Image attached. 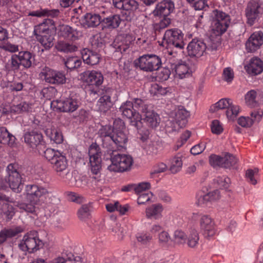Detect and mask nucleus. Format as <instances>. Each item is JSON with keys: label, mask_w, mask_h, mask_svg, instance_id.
Here are the masks:
<instances>
[{"label": "nucleus", "mask_w": 263, "mask_h": 263, "mask_svg": "<svg viewBox=\"0 0 263 263\" xmlns=\"http://www.w3.org/2000/svg\"><path fill=\"white\" fill-rule=\"evenodd\" d=\"M7 176L4 178L0 176V190H6L7 184L11 189L16 193H20L23 187L22 183L21 168L17 163H11L6 168Z\"/></svg>", "instance_id": "1"}, {"label": "nucleus", "mask_w": 263, "mask_h": 263, "mask_svg": "<svg viewBox=\"0 0 263 263\" xmlns=\"http://www.w3.org/2000/svg\"><path fill=\"white\" fill-rule=\"evenodd\" d=\"M213 20L211 26V39L216 38V44L221 43V36L227 30L230 23V16L217 9L213 11Z\"/></svg>", "instance_id": "2"}, {"label": "nucleus", "mask_w": 263, "mask_h": 263, "mask_svg": "<svg viewBox=\"0 0 263 263\" xmlns=\"http://www.w3.org/2000/svg\"><path fill=\"white\" fill-rule=\"evenodd\" d=\"M34 61L32 54L27 51H20L18 54H12L6 64L5 68L8 71H18L20 66L28 69L32 66Z\"/></svg>", "instance_id": "3"}, {"label": "nucleus", "mask_w": 263, "mask_h": 263, "mask_svg": "<svg viewBox=\"0 0 263 263\" xmlns=\"http://www.w3.org/2000/svg\"><path fill=\"white\" fill-rule=\"evenodd\" d=\"M44 156L59 175H61L67 171L68 161L62 153L52 148H47L44 152Z\"/></svg>", "instance_id": "4"}, {"label": "nucleus", "mask_w": 263, "mask_h": 263, "mask_svg": "<svg viewBox=\"0 0 263 263\" xmlns=\"http://www.w3.org/2000/svg\"><path fill=\"white\" fill-rule=\"evenodd\" d=\"M111 164L108 170L112 172H125L128 171L133 163L132 157L128 155L112 152L110 157Z\"/></svg>", "instance_id": "5"}, {"label": "nucleus", "mask_w": 263, "mask_h": 263, "mask_svg": "<svg viewBox=\"0 0 263 263\" xmlns=\"http://www.w3.org/2000/svg\"><path fill=\"white\" fill-rule=\"evenodd\" d=\"M136 68L145 71L157 70L162 65L161 58L155 54H144L134 61Z\"/></svg>", "instance_id": "6"}, {"label": "nucleus", "mask_w": 263, "mask_h": 263, "mask_svg": "<svg viewBox=\"0 0 263 263\" xmlns=\"http://www.w3.org/2000/svg\"><path fill=\"white\" fill-rule=\"evenodd\" d=\"M119 109L123 116L130 119V125L136 128L138 133L141 134V128L142 127L141 116L138 111H135L132 102L126 101L121 105Z\"/></svg>", "instance_id": "7"}, {"label": "nucleus", "mask_w": 263, "mask_h": 263, "mask_svg": "<svg viewBox=\"0 0 263 263\" xmlns=\"http://www.w3.org/2000/svg\"><path fill=\"white\" fill-rule=\"evenodd\" d=\"M43 245L44 243L39 238L37 233L33 231L24 236L22 241L19 245V247L23 251L32 253L42 248Z\"/></svg>", "instance_id": "8"}, {"label": "nucleus", "mask_w": 263, "mask_h": 263, "mask_svg": "<svg viewBox=\"0 0 263 263\" xmlns=\"http://www.w3.org/2000/svg\"><path fill=\"white\" fill-rule=\"evenodd\" d=\"M258 0H251L245 8V15L247 23L250 26L253 25L263 13V7Z\"/></svg>", "instance_id": "9"}, {"label": "nucleus", "mask_w": 263, "mask_h": 263, "mask_svg": "<svg viewBox=\"0 0 263 263\" xmlns=\"http://www.w3.org/2000/svg\"><path fill=\"white\" fill-rule=\"evenodd\" d=\"M183 33L178 28H172L165 31L163 37V44L173 46L179 49H182L184 46Z\"/></svg>", "instance_id": "10"}, {"label": "nucleus", "mask_w": 263, "mask_h": 263, "mask_svg": "<svg viewBox=\"0 0 263 263\" xmlns=\"http://www.w3.org/2000/svg\"><path fill=\"white\" fill-rule=\"evenodd\" d=\"M40 77L46 82L51 84L60 85L65 83L66 78L64 73L46 67L40 73Z\"/></svg>", "instance_id": "11"}, {"label": "nucleus", "mask_w": 263, "mask_h": 263, "mask_svg": "<svg viewBox=\"0 0 263 263\" xmlns=\"http://www.w3.org/2000/svg\"><path fill=\"white\" fill-rule=\"evenodd\" d=\"M26 198L29 202L39 203V201L48 196L47 189L37 185H27L26 187Z\"/></svg>", "instance_id": "12"}, {"label": "nucleus", "mask_w": 263, "mask_h": 263, "mask_svg": "<svg viewBox=\"0 0 263 263\" xmlns=\"http://www.w3.org/2000/svg\"><path fill=\"white\" fill-rule=\"evenodd\" d=\"M88 154L91 172L93 175L97 176L100 174L101 168V155L99 147L97 145H90Z\"/></svg>", "instance_id": "13"}, {"label": "nucleus", "mask_w": 263, "mask_h": 263, "mask_svg": "<svg viewBox=\"0 0 263 263\" xmlns=\"http://www.w3.org/2000/svg\"><path fill=\"white\" fill-rule=\"evenodd\" d=\"M213 107L217 109H227L226 115L228 118L233 120L238 114L239 107L234 105L230 99L223 98L214 104Z\"/></svg>", "instance_id": "14"}, {"label": "nucleus", "mask_w": 263, "mask_h": 263, "mask_svg": "<svg viewBox=\"0 0 263 263\" xmlns=\"http://www.w3.org/2000/svg\"><path fill=\"white\" fill-rule=\"evenodd\" d=\"M51 106L62 112H73L78 108L79 102L75 99L69 98L53 101Z\"/></svg>", "instance_id": "15"}, {"label": "nucleus", "mask_w": 263, "mask_h": 263, "mask_svg": "<svg viewBox=\"0 0 263 263\" xmlns=\"http://www.w3.org/2000/svg\"><path fill=\"white\" fill-rule=\"evenodd\" d=\"M206 46L204 41L199 39H193L187 46L188 55L191 57H200L205 52Z\"/></svg>", "instance_id": "16"}, {"label": "nucleus", "mask_w": 263, "mask_h": 263, "mask_svg": "<svg viewBox=\"0 0 263 263\" xmlns=\"http://www.w3.org/2000/svg\"><path fill=\"white\" fill-rule=\"evenodd\" d=\"M201 230L206 237H212L216 233L214 220L208 215H202L199 219Z\"/></svg>", "instance_id": "17"}, {"label": "nucleus", "mask_w": 263, "mask_h": 263, "mask_svg": "<svg viewBox=\"0 0 263 263\" xmlns=\"http://www.w3.org/2000/svg\"><path fill=\"white\" fill-rule=\"evenodd\" d=\"M175 9L174 2L171 0H163L158 3L153 11L156 16L166 17L169 16Z\"/></svg>", "instance_id": "18"}, {"label": "nucleus", "mask_w": 263, "mask_h": 263, "mask_svg": "<svg viewBox=\"0 0 263 263\" xmlns=\"http://www.w3.org/2000/svg\"><path fill=\"white\" fill-rule=\"evenodd\" d=\"M263 44V32L258 31L252 33L246 43L248 52H253L259 49Z\"/></svg>", "instance_id": "19"}, {"label": "nucleus", "mask_w": 263, "mask_h": 263, "mask_svg": "<svg viewBox=\"0 0 263 263\" xmlns=\"http://www.w3.org/2000/svg\"><path fill=\"white\" fill-rule=\"evenodd\" d=\"M81 79L89 85L97 86L101 85L103 82L102 73L95 70L84 71L81 73Z\"/></svg>", "instance_id": "20"}, {"label": "nucleus", "mask_w": 263, "mask_h": 263, "mask_svg": "<svg viewBox=\"0 0 263 263\" xmlns=\"http://www.w3.org/2000/svg\"><path fill=\"white\" fill-rule=\"evenodd\" d=\"M112 91L107 89L103 93L97 103L98 110L102 112L106 113L113 106V102L111 99Z\"/></svg>", "instance_id": "21"}, {"label": "nucleus", "mask_w": 263, "mask_h": 263, "mask_svg": "<svg viewBox=\"0 0 263 263\" xmlns=\"http://www.w3.org/2000/svg\"><path fill=\"white\" fill-rule=\"evenodd\" d=\"M121 21L120 15L111 14L102 17L101 26L103 29L113 30L119 27Z\"/></svg>", "instance_id": "22"}, {"label": "nucleus", "mask_w": 263, "mask_h": 263, "mask_svg": "<svg viewBox=\"0 0 263 263\" xmlns=\"http://www.w3.org/2000/svg\"><path fill=\"white\" fill-rule=\"evenodd\" d=\"M24 138L25 142L32 148H35L41 144L43 140L42 134L34 130L25 132Z\"/></svg>", "instance_id": "23"}, {"label": "nucleus", "mask_w": 263, "mask_h": 263, "mask_svg": "<svg viewBox=\"0 0 263 263\" xmlns=\"http://www.w3.org/2000/svg\"><path fill=\"white\" fill-rule=\"evenodd\" d=\"M115 131L111 125H106L101 126L98 131L99 137L101 139L102 146L107 148H110V140Z\"/></svg>", "instance_id": "24"}, {"label": "nucleus", "mask_w": 263, "mask_h": 263, "mask_svg": "<svg viewBox=\"0 0 263 263\" xmlns=\"http://www.w3.org/2000/svg\"><path fill=\"white\" fill-rule=\"evenodd\" d=\"M58 34L64 39L71 41L78 40L81 35V32L66 25L60 26Z\"/></svg>", "instance_id": "25"}, {"label": "nucleus", "mask_w": 263, "mask_h": 263, "mask_svg": "<svg viewBox=\"0 0 263 263\" xmlns=\"http://www.w3.org/2000/svg\"><path fill=\"white\" fill-rule=\"evenodd\" d=\"M128 137L123 130L115 131L110 140V146L115 144L118 150L125 149Z\"/></svg>", "instance_id": "26"}, {"label": "nucleus", "mask_w": 263, "mask_h": 263, "mask_svg": "<svg viewBox=\"0 0 263 263\" xmlns=\"http://www.w3.org/2000/svg\"><path fill=\"white\" fill-rule=\"evenodd\" d=\"M54 28V23L53 20L47 19L43 23L34 27L33 34L36 37L38 35L50 33H51V30Z\"/></svg>", "instance_id": "27"}, {"label": "nucleus", "mask_w": 263, "mask_h": 263, "mask_svg": "<svg viewBox=\"0 0 263 263\" xmlns=\"http://www.w3.org/2000/svg\"><path fill=\"white\" fill-rule=\"evenodd\" d=\"M81 54L84 62L88 65H97L101 60V55L99 53L87 49L82 50Z\"/></svg>", "instance_id": "28"}, {"label": "nucleus", "mask_w": 263, "mask_h": 263, "mask_svg": "<svg viewBox=\"0 0 263 263\" xmlns=\"http://www.w3.org/2000/svg\"><path fill=\"white\" fill-rule=\"evenodd\" d=\"M246 70L252 75L259 74L263 71V63L259 58H252L246 66Z\"/></svg>", "instance_id": "29"}, {"label": "nucleus", "mask_w": 263, "mask_h": 263, "mask_svg": "<svg viewBox=\"0 0 263 263\" xmlns=\"http://www.w3.org/2000/svg\"><path fill=\"white\" fill-rule=\"evenodd\" d=\"M85 27H95L102 24V17L99 14L92 13H86L82 19Z\"/></svg>", "instance_id": "30"}, {"label": "nucleus", "mask_w": 263, "mask_h": 263, "mask_svg": "<svg viewBox=\"0 0 263 263\" xmlns=\"http://www.w3.org/2000/svg\"><path fill=\"white\" fill-rule=\"evenodd\" d=\"M143 120L149 127L155 128L159 125L160 118L158 114L148 109L144 113Z\"/></svg>", "instance_id": "31"}, {"label": "nucleus", "mask_w": 263, "mask_h": 263, "mask_svg": "<svg viewBox=\"0 0 263 263\" xmlns=\"http://www.w3.org/2000/svg\"><path fill=\"white\" fill-rule=\"evenodd\" d=\"M122 10L125 11L126 20H130L135 16V12L139 8V4L135 0H125Z\"/></svg>", "instance_id": "32"}, {"label": "nucleus", "mask_w": 263, "mask_h": 263, "mask_svg": "<svg viewBox=\"0 0 263 263\" xmlns=\"http://www.w3.org/2000/svg\"><path fill=\"white\" fill-rule=\"evenodd\" d=\"M163 206L161 204H154L146 209V217L148 219H159L162 217Z\"/></svg>", "instance_id": "33"}, {"label": "nucleus", "mask_w": 263, "mask_h": 263, "mask_svg": "<svg viewBox=\"0 0 263 263\" xmlns=\"http://www.w3.org/2000/svg\"><path fill=\"white\" fill-rule=\"evenodd\" d=\"M23 231V229L21 226L2 230L0 231V243L5 241L8 238L14 237Z\"/></svg>", "instance_id": "34"}, {"label": "nucleus", "mask_w": 263, "mask_h": 263, "mask_svg": "<svg viewBox=\"0 0 263 263\" xmlns=\"http://www.w3.org/2000/svg\"><path fill=\"white\" fill-rule=\"evenodd\" d=\"M15 206H17L20 212L22 213L25 212L37 216L39 212L38 203H34L32 202H29L28 203L17 202Z\"/></svg>", "instance_id": "35"}, {"label": "nucleus", "mask_w": 263, "mask_h": 263, "mask_svg": "<svg viewBox=\"0 0 263 263\" xmlns=\"http://www.w3.org/2000/svg\"><path fill=\"white\" fill-rule=\"evenodd\" d=\"M190 112L183 106H180L176 113V121L178 126L182 128L187 123V118L190 117Z\"/></svg>", "instance_id": "36"}, {"label": "nucleus", "mask_w": 263, "mask_h": 263, "mask_svg": "<svg viewBox=\"0 0 263 263\" xmlns=\"http://www.w3.org/2000/svg\"><path fill=\"white\" fill-rule=\"evenodd\" d=\"M15 138L10 134L5 127H0V143L12 146L14 143Z\"/></svg>", "instance_id": "37"}, {"label": "nucleus", "mask_w": 263, "mask_h": 263, "mask_svg": "<svg viewBox=\"0 0 263 263\" xmlns=\"http://www.w3.org/2000/svg\"><path fill=\"white\" fill-rule=\"evenodd\" d=\"M45 133L51 141H53L56 144H61L63 141L62 133L55 128H47L45 130Z\"/></svg>", "instance_id": "38"}, {"label": "nucleus", "mask_w": 263, "mask_h": 263, "mask_svg": "<svg viewBox=\"0 0 263 263\" xmlns=\"http://www.w3.org/2000/svg\"><path fill=\"white\" fill-rule=\"evenodd\" d=\"M35 38L45 49H49L53 45L54 37L51 33L38 35Z\"/></svg>", "instance_id": "39"}, {"label": "nucleus", "mask_w": 263, "mask_h": 263, "mask_svg": "<svg viewBox=\"0 0 263 263\" xmlns=\"http://www.w3.org/2000/svg\"><path fill=\"white\" fill-rule=\"evenodd\" d=\"M92 203L91 202H89L83 204L81 206L77 212L78 216L80 219L84 220L89 217L92 211Z\"/></svg>", "instance_id": "40"}, {"label": "nucleus", "mask_w": 263, "mask_h": 263, "mask_svg": "<svg viewBox=\"0 0 263 263\" xmlns=\"http://www.w3.org/2000/svg\"><path fill=\"white\" fill-rule=\"evenodd\" d=\"M55 47L58 51L66 53L74 52L78 49L75 45L61 41L58 42Z\"/></svg>", "instance_id": "41"}, {"label": "nucleus", "mask_w": 263, "mask_h": 263, "mask_svg": "<svg viewBox=\"0 0 263 263\" xmlns=\"http://www.w3.org/2000/svg\"><path fill=\"white\" fill-rule=\"evenodd\" d=\"M173 70H174L176 74L178 75L180 79L185 78L186 76H189L190 73L189 72V67L185 62L179 63L173 67Z\"/></svg>", "instance_id": "42"}, {"label": "nucleus", "mask_w": 263, "mask_h": 263, "mask_svg": "<svg viewBox=\"0 0 263 263\" xmlns=\"http://www.w3.org/2000/svg\"><path fill=\"white\" fill-rule=\"evenodd\" d=\"M63 61L66 67L70 70L79 68L82 64V61L77 57H70Z\"/></svg>", "instance_id": "43"}, {"label": "nucleus", "mask_w": 263, "mask_h": 263, "mask_svg": "<svg viewBox=\"0 0 263 263\" xmlns=\"http://www.w3.org/2000/svg\"><path fill=\"white\" fill-rule=\"evenodd\" d=\"M182 156L178 154L174 157L171 161L170 171L175 174L180 171L182 166Z\"/></svg>", "instance_id": "44"}, {"label": "nucleus", "mask_w": 263, "mask_h": 263, "mask_svg": "<svg viewBox=\"0 0 263 263\" xmlns=\"http://www.w3.org/2000/svg\"><path fill=\"white\" fill-rule=\"evenodd\" d=\"M160 18H161L160 21L153 25L156 33L161 32V30L167 27L171 23V20L168 16L160 17Z\"/></svg>", "instance_id": "45"}, {"label": "nucleus", "mask_w": 263, "mask_h": 263, "mask_svg": "<svg viewBox=\"0 0 263 263\" xmlns=\"http://www.w3.org/2000/svg\"><path fill=\"white\" fill-rule=\"evenodd\" d=\"M31 108V105L26 102H23L16 105H12L10 107L11 112L21 114L27 112Z\"/></svg>", "instance_id": "46"}, {"label": "nucleus", "mask_w": 263, "mask_h": 263, "mask_svg": "<svg viewBox=\"0 0 263 263\" xmlns=\"http://www.w3.org/2000/svg\"><path fill=\"white\" fill-rule=\"evenodd\" d=\"M199 239L198 232L196 230H192L188 235L187 244L190 248H195L198 245Z\"/></svg>", "instance_id": "47"}, {"label": "nucleus", "mask_w": 263, "mask_h": 263, "mask_svg": "<svg viewBox=\"0 0 263 263\" xmlns=\"http://www.w3.org/2000/svg\"><path fill=\"white\" fill-rule=\"evenodd\" d=\"M132 103L135 111L137 110L138 111H141L144 114L149 109L148 105L141 99L135 98Z\"/></svg>", "instance_id": "48"}, {"label": "nucleus", "mask_w": 263, "mask_h": 263, "mask_svg": "<svg viewBox=\"0 0 263 263\" xmlns=\"http://www.w3.org/2000/svg\"><path fill=\"white\" fill-rule=\"evenodd\" d=\"M186 1L196 10H202L209 8L208 0H186Z\"/></svg>", "instance_id": "49"}, {"label": "nucleus", "mask_w": 263, "mask_h": 263, "mask_svg": "<svg viewBox=\"0 0 263 263\" xmlns=\"http://www.w3.org/2000/svg\"><path fill=\"white\" fill-rule=\"evenodd\" d=\"M222 167L225 168H230L234 166L237 162V158L229 153H227L223 157Z\"/></svg>", "instance_id": "50"}, {"label": "nucleus", "mask_w": 263, "mask_h": 263, "mask_svg": "<svg viewBox=\"0 0 263 263\" xmlns=\"http://www.w3.org/2000/svg\"><path fill=\"white\" fill-rule=\"evenodd\" d=\"M256 96L257 92L255 90H251L249 91L245 95L246 104L250 107H254L257 104Z\"/></svg>", "instance_id": "51"}, {"label": "nucleus", "mask_w": 263, "mask_h": 263, "mask_svg": "<svg viewBox=\"0 0 263 263\" xmlns=\"http://www.w3.org/2000/svg\"><path fill=\"white\" fill-rule=\"evenodd\" d=\"M259 170L257 168H255L253 170L249 169L246 171V176L251 184L255 185L257 184L256 177L258 176Z\"/></svg>", "instance_id": "52"}, {"label": "nucleus", "mask_w": 263, "mask_h": 263, "mask_svg": "<svg viewBox=\"0 0 263 263\" xmlns=\"http://www.w3.org/2000/svg\"><path fill=\"white\" fill-rule=\"evenodd\" d=\"M223 157L213 154L209 157V163L213 167H222Z\"/></svg>", "instance_id": "53"}, {"label": "nucleus", "mask_w": 263, "mask_h": 263, "mask_svg": "<svg viewBox=\"0 0 263 263\" xmlns=\"http://www.w3.org/2000/svg\"><path fill=\"white\" fill-rule=\"evenodd\" d=\"M220 188L227 189L231 183L230 179L226 176H218L215 179Z\"/></svg>", "instance_id": "54"}, {"label": "nucleus", "mask_w": 263, "mask_h": 263, "mask_svg": "<svg viewBox=\"0 0 263 263\" xmlns=\"http://www.w3.org/2000/svg\"><path fill=\"white\" fill-rule=\"evenodd\" d=\"M90 42L93 48H102L104 45V41L100 34L93 35L90 39Z\"/></svg>", "instance_id": "55"}, {"label": "nucleus", "mask_w": 263, "mask_h": 263, "mask_svg": "<svg viewBox=\"0 0 263 263\" xmlns=\"http://www.w3.org/2000/svg\"><path fill=\"white\" fill-rule=\"evenodd\" d=\"M4 215L8 219H11L15 213L14 208L10 204H6L2 208Z\"/></svg>", "instance_id": "56"}, {"label": "nucleus", "mask_w": 263, "mask_h": 263, "mask_svg": "<svg viewBox=\"0 0 263 263\" xmlns=\"http://www.w3.org/2000/svg\"><path fill=\"white\" fill-rule=\"evenodd\" d=\"M174 238L176 243L182 244L185 242L187 237L183 231L176 230L174 232Z\"/></svg>", "instance_id": "57"}, {"label": "nucleus", "mask_w": 263, "mask_h": 263, "mask_svg": "<svg viewBox=\"0 0 263 263\" xmlns=\"http://www.w3.org/2000/svg\"><path fill=\"white\" fill-rule=\"evenodd\" d=\"M250 119L252 121L253 124L255 122H259L263 116V111L261 109L254 110L250 113Z\"/></svg>", "instance_id": "58"}, {"label": "nucleus", "mask_w": 263, "mask_h": 263, "mask_svg": "<svg viewBox=\"0 0 263 263\" xmlns=\"http://www.w3.org/2000/svg\"><path fill=\"white\" fill-rule=\"evenodd\" d=\"M0 48L5 51L10 52H16L18 51V46L13 44L10 42L4 43L0 45Z\"/></svg>", "instance_id": "59"}, {"label": "nucleus", "mask_w": 263, "mask_h": 263, "mask_svg": "<svg viewBox=\"0 0 263 263\" xmlns=\"http://www.w3.org/2000/svg\"><path fill=\"white\" fill-rule=\"evenodd\" d=\"M138 194L139 197L137 199V203L139 204H145L149 201L153 196V194L150 192Z\"/></svg>", "instance_id": "60"}, {"label": "nucleus", "mask_w": 263, "mask_h": 263, "mask_svg": "<svg viewBox=\"0 0 263 263\" xmlns=\"http://www.w3.org/2000/svg\"><path fill=\"white\" fill-rule=\"evenodd\" d=\"M151 184L149 182H141L135 184V192L137 194L144 193L146 190L150 188Z\"/></svg>", "instance_id": "61"}, {"label": "nucleus", "mask_w": 263, "mask_h": 263, "mask_svg": "<svg viewBox=\"0 0 263 263\" xmlns=\"http://www.w3.org/2000/svg\"><path fill=\"white\" fill-rule=\"evenodd\" d=\"M134 40L133 36L130 34H126L124 36V39L123 41V43L125 44V46H122L121 45H119L118 46V48L120 51L123 50V51H125L126 49H127L132 42Z\"/></svg>", "instance_id": "62"}, {"label": "nucleus", "mask_w": 263, "mask_h": 263, "mask_svg": "<svg viewBox=\"0 0 263 263\" xmlns=\"http://www.w3.org/2000/svg\"><path fill=\"white\" fill-rule=\"evenodd\" d=\"M211 130L213 133L219 135L223 131V128L220 123V122L217 120L213 121L211 125Z\"/></svg>", "instance_id": "63"}, {"label": "nucleus", "mask_w": 263, "mask_h": 263, "mask_svg": "<svg viewBox=\"0 0 263 263\" xmlns=\"http://www.w3.org/2000/svg\"><path fill=\"white\" fill-rule=\"evenodd\" d=\"M171 74V70L168 68L163 67L158 73L157 77L162 81L167 80Z\"/></svg>", "instance_id": "64"}]
</instances>
